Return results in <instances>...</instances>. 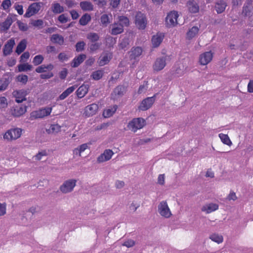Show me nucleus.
Returning a JSON list of instances; mask_svg holds the SVG:
<instances>
[{
    "label": "nucleus",
    "instance_id": "obj_1",
    "mask_svg": "<svg viewBox=\"0 0 253 253\" xmlns=\"http://www.w3.org/2000/svg\"><path fill=\"white\" fill-rule=\"evenodd\" d=\"M145 125V121L141 118L133 119L130 121L127 127L128 129L135 132L137 130L141 129Z\"/></svg>",
    "mask_w": 253,
    "mask_h": 253
},
{
    "label": "nucleus",
    "instance_id": "obj_2",
    "mask_svg": "<svg viewBox=\"0 0 253 253\" xmlns=\"http://www.w3.org/2000/svg\"><path fill=\"white\" fill-rule=\"evenodd\" d=\"M52 112L51 107H45L33 111L30 114L31 120L43 118L49 116Z\"/></svg>",
    "mask_w": 253,
    "mask_h": 253
},
{
    "label": "nucleus",
    "instance_id": "obj_3",
    "mask_svg": "<svg viewBox=\"0 0 253 253\" xmlns=\"http://www.w3.org/2000/svg\"><path fill=\"white\" fill-rule=\"evenodd\" d=\"M22 131V129L19 128L9 129L4 134L3 138L7 140H16L21 136Z\"/></svg>",
    "mask_w": 253,
    "mask_h": 253
},
{
    "label": "nucleus",
    "instance_id": "obj_4",
    "mask_svg": "<svg viewBox=\"0 0 253 253\" xmlns=\"http://www.w3.org/2000/svg\"><path fill=\"white\" fill-rule=\"evenodd\" d=\"M179 15L176 11L169 12L166 18V24L168 27H173L177 25Z\"/></svg>",
    "mask_w": 253,
    "mask_h": 253
},
{
    "label": "nucleus",
    "instance_id": "obj_5",
    "mask_svg": "<svg viewBox=\"0 0 253 253\" xmlns=\"http://www.w3.org/2000/svg\"><path fill=\"white\" fill-rule=\"evenodd\" d=\"M147 19L146 16L141 12L136 13L135 18V24L139 29H144L147 25Z\"/></svg>",
    "mask_w": 253,
    "mask_h": 253
},
{
    "label": "nucleus",
    "instance_id": "obj_6",
    "mask_svg": "<svg viewBox=\"0 0 253 253\" xmlns=\"http://www.w3.org/2000/svg\"><path fill=\"white\" fill-rule=\"evenodd\" d=\"M158 211L162 216L166 218H169L171 215V213L168 204L165 201L161 202L159 205Z\"/></svg>",
    "mask_w": 253,
    "mask_h": 253
},
{
    "label": "nucleus",
    "instance_id": "obj_7",
    "mask_svg": "<svg viewBox=\"0 0 253 253\" xmlns=\"http://www.w3.org/2000/svg\"><path fill=\"white\" fill-rule=\"evenodd\" d=\"M41 6L40 2H34L30 4L26 13L24 17L29 18L32 16L37 14L41 9Z\"/></svg>",
    "mask_w": 253,
    "mask_h": 253
},
{
    "label": "nucleus",
    "instance_id": "obj_8",
    "mask_svg": "<svg viewBox=\"0 0 253 253\" xmlns=\"http://www.w3.org/2000/svg\"><path fill=\"white\" fill-rule=\"evenodd\" d=\"M155 97L156 94L152 97H147L143 99L139 106V109L142 111H146L149 109L154 103Z\"/></svg>",
    "mask_w": 253,
    "mask_h": 253
},
{
    "label": "nucleus",
    "instance_id": "obj_9",
    "mask_svg": "<svg viewBox=\"0 0 253 253\" xmlns=\"http://www.w3.org/2000/svg\"><path fill=\"white\" fill-rule=\"evenodd\" d=\"M76 183V180L74 179L67 180L60 186V189L64 193L70 192L73 190Z\"/></svg>",
    "mask_w": 253,
    "mask_h": 253
},
{
    "label": "nucleus",
    "instance_id": "obj_10",
    "mask_svg": "<svg viewBox=\"0 0 253 253\" xmlns=\"http://www.w3.org/2000/svg\"><path fill=\"white\" fill-rule=\"evenodd\" d=\"M113 55L111 52H107L102 53L98 58L97 61L99 66H103L110 61L112 58Z\"/></svg>",
    "mask_w": 253,
    "mask_h": 253
},
{
    "label": "nucleus",
    "instance_id": "obj_11",
    "mask_svg": "<svg viewBox=\"0 0 253 253\" xmlns=\"http://www.w3.org/2000/svg\"><path fill=\"white\" fill-rule=\"evenodd\" d=\"M213 53L211 51L205 52L201 54L199 57V62L201 65H206L212 59Z\"/></svg>",
    "mask_w": 253,
    "mask_h": 253
},
{
    "label": "nucleus",
    "instance_id": "obj_12",
    "mask_svg": "<svg viewBox=\"0 0 253 253\" xmlns=\"http://www.w3.org/2000/svg\"><path fill=\"white\" fill-rule=\"evenodd\" d=\"M98 110V105L96 103H92L86 106L84 108V114L85 116L89 117L95 115Z\"/></svg>",
    "mask_w": 253,
    "mask_h": 253
},
{
    "label": "nucleus",
    "instance_id": "obj_13",
    "mask_svg": "<svg viewBox=\"0 0 253 253\" xmlns=\"http://www.w3.org/2000/svg\"><path fill=\"white\" fill-rule=\"evenodd\" d=\"M166 65V57L157 58L153 65V68L155 71H160Z\"/></svg>",
    "mask_w": 253,
    "mask_h": 253
},
{
    "label": "nucleus",
    "instance_id": "obj_14",
    "mask_svg": "<svg viewBox=\"0 0 253 253\" xmlns=\"http://www.w3.org/2000/svg\"><path fill=\"white\" fill-rule=\"evenodd\" d=\"M113 154L114 152L112 150L106 149L102 154L98 156L97 162L100 163L108 161L111 159Z\"/></svg>",
    "mask_w": 253,
    "mask_h": 253
},
{
    "label": "nucleus",
    "instance_id": "obj_15",
    "mask_svg": "<svg viewBox=\"0 0 253 253\" xmlns=\"http://www.w3.org/2000/svg\"><path fill=\"white\" fill-rule=\"evenodd\" d=\"M15 40L11 38L7 41L3 48V54L4 56L9 55L12 51V49L15 45Z\"/></svg>",
    "mask_w": 253,
    "mask_h": 253
},
{
    "label": "nucleus",
    "instance_id": "obj_16",
    "mask_svg": "<svg viewBox=\"0 0 253 253\" xmlns=\"http://www.w3.org/2000/svg\"><path fill=\"white\" fill-rule=\"evenodd\" d=\"M27 94V91L24 89L14 91L13 92V95L15 98V101L17 103H21L26 100Z\"/></svg>",
    "mask_w": 253,
    "mask_h": 253
},
{
    "label": "nucleus",
    "instance_id": "obj_17",
    "mask_svg": "<svg viewBox=\"0 0 253 253\" xmlns=\"http://www.w3.org/2000/svg\"><path fill=\"white\" fill-rule=\"evenodd\" d=\"M126 91V88L123 85H118L115 87L111 94V97L113 99H116L118 97L124 95Z\"/></svg>",
    "mask_w": 253,
    "mask_h": 253
},
{
    "label": "nucleus",
    "instance_id": "obj_18",
    "mask_svg": "<svg viewBox=\"0 0 253 253\" xmlns=\"http://www.w3.org/2000/svg\"><path fill=\"white\" fill-rule=\"evenodd\" d=\"M86 56L84 54H81L76 56L71 62V66L73 68L78 67L85 59Z\"/></svg>",
    "mask_w": 253,
    "mask_h": 253
},
{
    "label": "nucleus",
    "instance_id": "obj_19",
    "mask_svg": "<svg viewBox=\"0 0 253 253\" xmlns=\"http://www.w3.org/2000/svg\"><path fill=\"white\" fill-rule=\"evenodd\" d=\"M26 106H16L12 110V114L15 117H20L26 112Z\"/></svg>",
    "mask_w": 253,
    "mask_h": 253
},
{
    "label": "nucleus",
    "instance_id": "obj_20",
    "mask_svg": "<svg viewBox=\"0 0 253 253\" xmlns=\"http://www.w3.org/2000/svg\"><path fill=\"white\" fill-rule=\"evenodd\" d=\"M252 3L251 0H247L243 7L242 13L245 16H252V10L253 9Z\"/></svg>",
    "mask_w": 253,
    "mask_h": 253
},
{
    "label": "nucleus",
    "instance_id": "obj_21",
    "mask_svg": "<svg viewBox=\"0 0 253 253\" xmlns=\"http://www.w3.org/2000/svg\"><path fill=\"white\" fill-rule=\"evenodd\" d=\"M164 38V35L163 33H158L156 35L153 36L152 38L153 47H158L162 42Z\"/></svg>",
    "mask_w": 253,
    "mask_h": 253
},
{
    "label": "nucleus",
    "instance_id": "obj_22",
    "mask_svg": "<svg viewBox=\"0 0 253 253\" xmlns=\"http://www.w3.org/2000/svg\"><path fill=\"white\" fill-rule=\"evenodd\" d=\"M89 89V85L88 84H83L80 86L76 91L77 96L82 98L84 97L88 92Z\"/></svg>",
    "mask_w": 253,
    "mask_h": 253
},
{
    "label": "nucleus",
    "instance_id": "obj_23",
    "mask_svg": "<svg viewBox=\"0 0 253 253\" xmlns=\"http://www.w3.org/2000/svg\"><path fill=\"white\" fill-rule=\"evenodd\" d=\"M187 6L191 13H196L199 12V6L195 0H189L187 3Z\"/></svg>",
    "mask_w": 253,
    "mask_h": 253
},
{
    "label": "nucleus",
    "instance_id": "obj_24",
    "mask_svg": "<svg viewBox=\"0 0 253 253\" xmlns=\"http://www.w3.org/2000/svg\"><path fill=\"white\" fill-rule=\"evenodd\" d=\"M124 31L123 25L115 23L112 25L111 33L112 35H116L123 33Z\"/></svg>",
    "mask_w": 253,
    "mask_h": 253
},
{
    "label": "nucleus",
    "instance_id": "obj_25",
    "mask_svg": "<svg viewBox=\"0 0 253 253\" xmlns=\"http://www.w3.org/2000/svg\"><path fill=\"white\" fill-rule=\"evenodd\" d=\"M12 23V20L10 17H7L4 22L0 24V32H6Z\"/></svg>",
    "mask_w": 253,
    "mask_h": 253
},
{
    "label": "nucleus",
    "instance_id": "obj_26",
    "mask_svg": "<svg viewBox=\"0 0 253 253\" xmlns=\"http://www.w3.org/2000/svg\"><path fill=\"white\" fill-rule=\"evenodd\" d=\"M54 68V66L51 64L47 65H42L36 69V72L38 73H42L47 71H51Z\"/></svg>",
    "mask_w": 253,
    "mask_h": 253
},
{
    "label": "nucleus",
    "instance_id": "obj_27",
    "mask_svg": "<svg viewBox=\"0 0 253 253\" xmlns=\"http://www.w3.org/2000/svg\"><path fill=\"white\" fill-rule=\"evenodd\" d=\"M80 5L81 9L84 11H90L93 9V5L90 1H81L80 3Z\"/></svg>",
    "mask_w": 253,
    "mask_h": 253
},
{
    "label": "nucleus",
    "instance_id": "obj_28",
    "mask_svg": "<svg viewBox=\"0 0 253 253\" xmlns=\"http://www.w3.org/2000/svg\"><path fill=\"white\" fill-rule=\"evenodd\" d=\"M61 126L57 124H51L49 128L46 129V131L48 134H55L61 131Z\"/></svg>",
    "mask_w": 253,
    "mask_h": 253
},
{
    "label": "nucleus",
    "instance_id": "obj_29",
    "mask_svg": "<svg viewBox=\"0 0 253 253\" xmlns=\"http://www.w3.org/2000/svg\"><path fill=\"white\" fill-rule=\"evenodd\" d=\"M218 209V205L216 204L211 203L202 208V211H206L207 213H211L217 210Z\"/></svg>",
    "mask_w": 253,
    "mask_h": 253
},
{
    "label": "nucleus",
    "instance_id": "obj_30",
    "mask_svg": "<svg viewBox=\"0 0 253 253\" xmlns=\"http://www.w3.org/2000/svg\"><path fill=\"white\" fill-rule=\"evenodd\" d=\"M142 52V49L140 47H136L133 48L131 51V54H130V58L132 59H135L137 57L139 56Z\"/></svg>",
    "mask_w": 253,
    "mask_h": 253
},
{
    "label": "nucleus",
    "instance_id": "obj_31",
    "mask_svg": "<svg viewBox=\"0 0 253 253\" xmlns=\"http://www.w3.org/2000/svg\"><path fill=\"white\" fill-rule=\"evenodd\" d=\"M75 86H72L67 88L59 96L60 100H63L72 93L76 89Z\"/></svg>",
    "mask_w": 253,
    "mask_h": 253
},
{
    "label": "nucleus",
    "instance_id": "obj_32",
    "mask_svg": "<svg viewBox=\"0 0 253 253\" xmlns=\"http://www.w3.org/2000/svg\"><path fill=\"white\" fill-rule=\"evenodd\" d=\"M199 28L197 26H193L187 33V38L189 39H192L195 37L198 33Z\"/></svg>",
    "mask_w": 253,
    "mask_h": 253
},
{
    "label": "nucleus",
    "instance_id": "obj_33",
    "mask_svg": "<svg viewBox=\"0 0 253 253\" xmlns=\"http://www.w3.org/2000/svg\"><path fill=\"white\" fill-rule=\"evenodd\" d=\"M50 40L52 42L58 43L60 45H62L64 42L63 37L58 34L52 35Z\"/></svg>",
    "mask_w": 253,
    "mask_h": 253
},
{
    "label": "nucleus",
    "instance_id": "obj_34",
    "mask_svg": "<svg viewBox=\"0 0 253 253\" xmlns=\"http://www.w3.org/2000/svg\"><path fill=\"white\" fill-rule=\"evenodd\" d=\"M91 19V16L88 13L84 14L79 20V24L82 26L86 25Z\"/></svg>",
    "mask_w": 253,
    "mask_h": 253
},
{
    "label": "nucleus",
    "instance_id": "obj_35",
    "mask_svg": "<svg viewBox=\"0 0 253 253\" xmlns=\"http://www.w3.org/2000/svg\"><path fill=\"white\" fill-rule=\"evenodd\" d=\"M51 9L55 14L61 13L64 10V7L58 2L53 3L52 4Z\"/></svg>",
    "mask_w": 253,
    "mask_h": 253
},
{
    "label": "nucleus",
    "instance_id": "obj_36",
    "mask_svg": "<svg viewBox=\"0 0 253 253\" xmlns=\"http://www.w3.org/2000/svg\"><path fill=\"white\" fill-rule=\"evenodd\" d=\"M118 108L117 105H115L111 109H106L103 111V115L105 118H109L112 116L116 111Z\"/></svg>",
    "mask_w": 253,
    "mask_h": 253
},
{
    "label": "nucleus",
    "instance_id": "obj_37",
    "mask_svg": "<svg viewBox=\"0 0 253 253\" xmlns=\"http://www.w3.org/2000/svg\"><path fill=\"white\" fill-rule=\"evenodd\" d=\"M26 43L27 42L26 40H22L17 45L16 52L18 54H21L26 48Z\"/></svg>",
    "mask_w": 253,
    "mask_h": 253
},
{
    "label": "nucleus",
    "instance_id": "obj_38",
    "mask_svg": "<svg viewBox=\"0 0 253 253\" xmlns=\"http://www.w3.org/2000/svg\"><path fill=\"white\" fill-rule=\"evenodd\" d=\"M226 6V3L223 1H220L216 3L215 8L217 13H221L225 10Z\"/></svg>",
    "mask_w": 253,
    "mask_h": 253
},
{
    "label": "nucleus",
    "instance_id": "obj_39",
    "mask_svg": "<svg viewBox=\"0 0 253 253\" xmlns=\"http://www.w3.org/2000/svg\"><path fill=\"white\" fill-rule=\"evenodd\" d=\"M103 74L104 72L102 70H98L92 73L91 77L93 80L98 81L102 78Z\"/></svg>",
    "mask_w": 253,
    "mask_h": 253
},
{
    "label": "nucleus",
    "instance_id": "obj_40",
    "mask_svg": "<svg viewBox=\"0 0 253 253\" xmlns=\"http://www.w3.org/2000/svg\"><path fill=\"white\" fill-rule=\"evenodd\" d=\"M88 147L87 144L84 143L80 145L78 148H76L73 150V154L75 155H79L81 156V154L84 152Z\"/></svg>",
    "mask_w": 253,
    "mask_h": 253
},
{
    "label": "nucleus",
    "instance_id": "obj_41",
    "mask_svg": "<svg viewBox=\"0 0 253 253\" xmlns=\"http://www.w3.org/2000/svg\"><path fill=\"white\" fill-rule=\"evenodd\" d=\"M9 84V79L2 78L0 79V91H3L6 89Z\"/></svg>",
    "mask_w": 253,
    "mask_h": 253
},
{
    "label": "nucleus",
    "instance_id": "obj_42",
    "mask_svg": "<svg viewBox=\"0 0 253 253\" xmlns=\"http://www.w3.org/2000/svg\"><path fill=\"white\" fill-rule=\"evenodd\" d=\"M219 137L224 144L228 146H230L231 145L232 142L228 135L223 133H220L219 134Z\"/></svg>",
    "mask_w": 253,
    "mask_h": 253
},
{
    "label": "nucleus",
    "instance_id": "obj_43",
    "mask_svg": "<svg viewBox=\"0 0 253 253\" xmlns=\"http://www.w3.org/2000/svg\"><path fill=\"white\" fill-rule=\"evenodd\" d=\"M210 238L213 241L220 244L222 243L223 241V238L222 235H219L218 234H211Z\"/></svg>",
    "mask_w": 253,
    "mask_h": 253
},
{
    "label": "nucleus",
    "instance_id": "obj_44",
    "mask_svg": "<svg viewBox=\"0 0 253 253\" xmlns=\"http://www.w3.org/2000/svg\"><path fill=\"white\" fill-rule=\"evenodd\" d=\"M119 19V24H121L123 25V28L124 26L127 27L129 25V20L128 18L125 16H120L118 18Z\"/></svg>",
    "mask_w": 253,
    "mask_h": 253
},
{
    "label": "nucleus",
    "instance_id": "obj_45",
    "mask_svg": "<svg viewBox=\"0 0 253 253\" xmlns=\"http://www.w3.org/2000/svg\"><path fill=\"white\" fill-rule=\"evenodd\" d=\"M32 68V65L28 63L20 64L18 66L19 72L27 71L31 70Z\"/></svg>",
    "mask_w": 253,
    "mask_h": 253
},
{
    "label": "nucleus",
    "instance_id": "obj_46",
    "mask_svg": "<svg viewBox=\"0 0 253 253\" xmlns=\"http://www.w3.org/2000/svg\"><path fill=\"white\" fill-rule=\"evenodd\" d=\"M43 60L44 57L42 55H37L34 57L33 63L35 66H38L41 64Z\"/></svg>",
    "mask_w": 253,
    "mask_h": 253
},
{
    "label": "nucleus",
    "instance_id": "obj_47",
    "mask_svg": "<svg viewBox=\"0 0 253 253\" xmlns=\"http://www.w3.org/2000/svg\"><path fill=\"white\" fill-rule=\"evenodd\" d=\"M87 38L91 42H96L99 39V37L95 33H90L87 36Z\"/></svg>",
    "mask_w": 253,
    "mask_h": 253
},
{
    "label": "nucleus",
    "instance_id": "obj_48",
    "mask_svg": "<svg viewBox=\"0 0 253 253\" xmlns=\"http://www.w3.org/2000/svg\"><path fill=\"white\" fill-rule=\"evenodd\" d=\"M16 79L18 82L26 84L28 82V77L26 75H19L17 77Z\"/></svg>",
    "mask_w": 253,
    "mask_h": 253
},
{
    "label": "nucleus",
    "instance_id": "obj_49",
    "mask_svg": "<svg viewBox=\"0 0 253 253\" xmlns=\"http://www.w3.org/2000/svg\"><path fill=\"white\" fill-rule=\"evenodd\" d=\"M85 44L84 42H78L76 44V50L77 52H80L84 50Z\"/></svg>",
    "mask_w": 253,
    "mask_h": 253
},
{
    "label": "nucleus",
    "instance_id": "obj_50",
    "mask_svg": "<svg viewBox=\"0 0 253 253\" xmlns=\"http://www.w3.org/2000/svg\"><path fill=\"white\" fill-rule=\"evenodd\" d=\"M11 2L10 0H4L1 4V7L3 10H6L11 6Z\"/></svg>",
    "mask_w": 253,
    "mask_h": 253
},
{
    "label": "nucleus",
    "instance_id": "obj_51",
    "mask_svg": "<svg viewBox=\"0 0 253 253\" xmlns=\"http://www.w3.org/2000/svg\"><path fill=\"white\" fill-rule=\"evenodd\" d=\"M148 83L147 82H144V84L142 85H141L138 90V93L139 94H141L143 92H145L148 88L147 86Z\"/></svg>",
    "mask_w": 253,
    "mask_h": 253
},
{
    "label": "nucleus",
    "instance_id": "obj_52",
    "mask_svg": "<svg viewBox=\"0 0 253 253\" xmlns=\"http://www.w3.org/2000/svg\"><path fill=\"white\" fill-rule=\"evenodd\" d=\"M101 22L103 25H106L110 23L108 15L107 14H103L100 18Z\"/></svg>",
    "mask_w": 253,
    "mask_h": 253
},
{
    "label": "nucleus",
    "instance_id": "obj_53",
    "mask_svg": "<svg viewBox=\"0 0 253 253\" xmlns=\"http://www.w3.org/2000/svg\"><path fill=\"white\" fill-rule=\"evenodd\" d=\"M7 106V102L6 98L2 96L0 97V108H4Z\"/></svg>",
    "mask_w": 253,
    "mask_h": 253
},
{
    "label": "nucleus",
    "instance_id": "obj_54",
    "mask_svg": "<svg viewBox=\"0 0 253 253\" xmlns=\"http://www.w3.org/2000/svg\"><path fill=\"white\" fill-rule=\"evenodd\" d=\"M58 58L59 60V61L63 62L65 61H67L69 59V57L65 53L61 52L59 54L58 56Z\"/></svg>",
    "mask_w": 253,
    "mask_h": 253
},
{
    "label": "nucleus",
    "instance_id": "obj_55",
    "mask_svg": "<svg viewBox=\"0 0 253 253\" xmlns=\"http://www.w3.org/2000/svg\"><path fill=\"white\" fill-rule=\"evenodd\" d=\"M32 24L34 27H41L43 24V21L42 19L36 20L33 21Z\"/></svg>",
    "mask_w": 253,
    "mask_h": 253
},
{
    "label": "nucleus",
    "instance_id": "obj_56",
    "mask_svg": "<svg viewBox=\"0 0 253 253\" xmlns=\"http://www.w3.org/2000/svg\"><path fill=\"white\" fill-rule=\"evenodd\" d=\"M53 76V74L51 72L47 73L42 74L40 75V77L42 79H48Z\"/></svg>",
    "mask_w": 253,
    "mask_h": 253
},
{
    "label": "nucleus",
    "instance_id": "obj_57",
    "mask_svg": "<svg viewBox=\"0 0 253 253\" xmlns=\"http://www.w3.org/2000/svg\"><path fill=\"white\" fill-rule=\"evenodd\" d=\"M101 44L95 42L94 43H92L89 46V48L91 51H94L97 50L100 46Z\"/></svg>",
    "mask_w": 253,
    "mask_h": 253
},
{
    "label": "nucleus",
    "instance_id": "obj_58",
    "mask_svg": "<svg viewBox=\"0 0 253 253\" xmlns=\"http://www.w3.org/2000/svg\"><path fill=\"white\" fill-rule=\"evenodd\" d=\"M14 8L17 11V13L21 15L23 14L24 11L23 9V6L19 4H15Z\"/></svg>",
    "mask_w": 253,
    "mask_h": 253
},
{
    "label": "nucleus",
    "instance_id": "obj_59",
    "mask_svg": "<svg viewBox=\"0 0 253 253\" xmlns=\"http://www.w3.org/2000/svg\"><path fill=\"white\" fill-rule=\"evenodd\" d=\"M58 19L61 23H65L68 21V17L65 14L59 15Z\"/></svg>",
    "mask_w": 253,
    "mask_h": 253
},
{
    "label": "nucleus",
    "instance_id": "obj_60",
    "mask_svg": "<svg viewBox=\"0 0 253 253\" xmlns=\"http://www.w3.org/2000/svg\"><path fill=\"white\" fill-rule=\"evenodd\" d=\"M67 74V69L66 68H64L60 72L59 77L62 80L65 79L66 78Z\"/></svg>",
    "mask_w": 253,
    "mask_h": 253
},
{
    "label": "nucleus",
    "instance_id": "obj_61",
    "mask_svg": "<svg viewBox=\"0 0 253 253\" xmlns=\"http://www.w3.org/2000/svg\"><path fill=\"white\" fill-rule=\"evenodd\" d=\"M6 213V205L0 203V216L3 215Z\"/></svg>",
    "mask_w": 253,
    "mask_h": 253
},
{
    "label": "nucleus",
    "instance_id": "obj_62",
    "mask_svg": "<svg viewBox=\"0 0 253 253\" xmlns=\"http://www.w3.org/2000/svg\"><path fill=\"white\" fill-rule=\"evenodd\" d=\"M72 18L73 20H76L79 17V13L75 10H72L70 11Z\"/></svg>",
    "mask_w": 253,
    "mask_h": 253
},
{
    "label": "nucleus",
    "instance_id": "obj_63",
    "mask_svg": "<svg viewBox=\"0 0 253 253\" xmlns=\"http://www.w3.org/2000/svg\"><path fill=\"white\" fill-rule=\"evenodd\" d=\"M65 3L68 8H71L75 6V2L73 0H65Z\"/></svg>",
    "mask_w": 253,
    "mask_h": 253
},
{
    "label": "nucleus",
    "instance_id": "obj_64",
    "mask_svg": "<svg viewBox=\"0 0 253 253\" xmlns=\"http://www.w3.org/2000/svg\"><path fill=\"white\" fill-rule=\"evenodd\" d=\"M248 91L250 93L253 92V80H251L248 84Z\"/></svg>",
    "mask_w": 253,
    "mask_h": 253
}]
</instances>
